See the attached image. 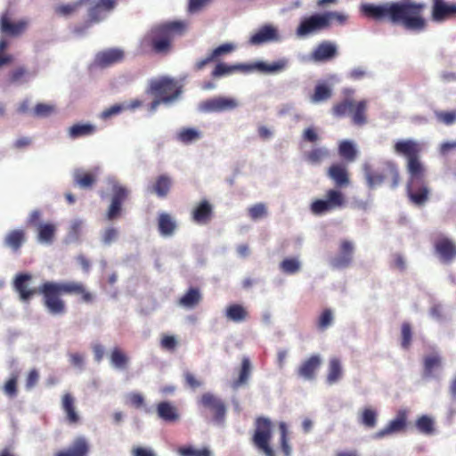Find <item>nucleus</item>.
<instances>
[{"instance_id":"24","label":"nucleus","mask_w":456,"mask_h":456,"mask_svg":"<svg viewBox=\"0 0 456 456\" xmlns=\"http://www.w3.org/2000/svg\"><path fill=\"white\" fill-rule=\"evenodd\" d=\"M98 168L86 171L81 168L75 169L73 172V181L75 185L81 189H90L97 181Z\"/></svg>"},{"instance_id":"17","label":"nucleus","mask_w":456,"mask_h":456,"mask_svg":"<svg viewBox=\"0 0 456 456\" xmlns=\"http://www.w3.org/2000/svg\"><path fill=\"white\" fill-rule=\"evenodd\" d=\"M327 175L337 188H346L350 185L348 170L343 163H333L327 170Z\"/></svg>"},{"instance_id":"36","label":"nucleus","mask_w":456,"mask_h":456,"mask_svg":"<svg viewBox=\"0 0 456 456\" xmlns=\"http://www.w3.org/2000/svg\"><path fill=\"white\" fill-rule=\"evenodd\" d=\"M158 226L161 235L170 236L174 233L176 224L169 214L161 213L159 216Z\"/></svg>"},{"instance_id":"41","label":"nucleus","mask_w":456,"mask_h":456,"mask_svg":"<svg viewBox=\"0 0 456 456\" xmlns=\"http://www.w3.org/2000/svg\"><path fill=\"white\" fill-rule=\"evenodd\" d=\"M425 378L433 377L434 369L440 368L442 365V358L438 354H430L424 358L423 361Z\"/></svg>"},{"instance_id":"57","label":"nucleus","mask_w":456,"mask_h":456,"mask_svg":"<svg viewBox=\"0 0 456 456\" xmlns=\"http://www.w3.org/2000/svg\"><path fill=\"white\" fill-rule=\"evenodd\" d=\"M18 375H12L4 384V392L10 397H15L17 389Z\"/></svg>"},{"instance_id":"4","label":"nucleus","mask_w":456,"mask_h":456,"mask_svg":"<svg viewBox=\"0 0 456 456\" xmlns=\"http://www.w3.org/2000/svg\"><path fill=\"white\" fill-rule=\"evenodd\" d=\"M186 27V23L180 20L167 21L152 27L140 40L137 53L167 54L173 48L174 39L182 36Z\"/></svg>"},{"instance_id":"20","label":"nucleus","mask_w":456,"mask_h":456,"mask_svg":"<svg viewBox=\"0 0 456 456\" xmlns=\"http://www.w3.org/2000/svg\"><path fill=\"white\" fill-rule=\"evenodd\" d=\"M124 57L125 53L121 49L110 48L98 53L95 56V63L102 68H106L121 62Z\"/></svg>"},{"instance_id":"62","label":"nucleus","mask_w":456,"mask_h":456,"mask_svg":"<svg viewBox=\"0 0 456 456\" xmlns=\"http://www.w3.org/2000/svg\"><path fill=\"white\" fill-rule=\"evenodd\" d=\"M53 107L45 103H38L34 108V113L37 117H48L53 112Z\"/></svg>"},{"instance_id":"51","label":"nucleus","mask_w":456,"mask_h":456,"mask_svg":"<svg viewBox=\"0 0 456 456\" xmlns=\"http://www.w3.org/2000/svg\"><path fill=\"white\" fill-rule=\"evenodd\" d=\"M434 114L436 120L441 124L451 126L456 122V110L449 111L435 110Z\"/></svg>"},{"instance_id":"9","label":"nucleus","mask_w":456,"mask_h":456,"mask_svg":"<svg viewBox=\"0 0 456 456\" xmlns=\"http://www.w3.org/2000/svg\"><path fill=\"white\" fill-rule=\"evenodd\" d=\"M430 18L436 23L456 19V2L431 0Z\"/></svg>"},{"instance_id":"53","label":"nucleus","mask_w":456,"mask_h":456,"mask_svg":"<svg viewBox=\"0 0 456 456\" xmlns=\"http://www.w3.org/2000/svg\"><path fill=\"white\" fill-rule=\"evenodd\" d=\"M333 312L331 309H324L320 314L317 321V328L320 330H325L330 327L333 322Z\"/></svg>"},{"instance_id":"1","label":"nucleus","mask_w":456,"mask_h":456,"mask_svg":"<svg viewBox=\"0 0 456 456\" xmlns=\"http://www.w3.org/2000/svg\"><path fill=\"white\" fill-rule=\"evenodd\" d=\"M31 281L32 275L30 273H18L13 281L14 290L18 292L20 299L23 302L30 300L38 292L42 295L44 306L52 315L66 314L67 305L61 297L62 295L77 296L80 297V301L85 304H92L95 299L94 294L81 281H45L37 289L29 287Z\"/></svg>"},{"instance_id":"43","label":"nucleus","mask_w":456,"mask_h":456,"mask_svg":"<svg viewBox=\"0 0 456 456\" xmlns=\"http://www.w3.org/2000/svg\"><path fill=\"white\" fill-rule=\"evenodd\" d=\"M247 67L244 65H227L225 63H218L216 65L211 75L213 77H220L231 74L237 70H246Z\"/></svg>"},{"instance_id":"37","label":"nucleus","mask_w":456,"mask_h":456,"mask_svg":"<svg viewBox=\"0 0 456 456\" xmlns=\"http://www.w3.org/2000/svg\"><path fill=\"white\" fill-rule=\"evenodd\" d=\"M96 132V126L92 124H75L69 128V136L72 139L89 136Z\"/></svg>"},{"instance_id":"6","label":"nucleus","mask_w":456,"mask_h":456,"mask_svg":"<svg viewBox=\"0 0 456 456\" xmlns=\"http://www.w3.org/2000/svg\"><path fill=\"white\" fill-rule=\"evenodd\" d=\"M365 177L370 188H374L382 184L386 181H390V187L396 188L400 183V172L397 164L387 160L381 164L377 169L370 167L364 168Z\"/></svg>"},{"instance_id":"49","label":"nucleus","mask_w":456,"mask_h":456,"mask_svg":"<svg viewBox=\"0 0 456 456\" xmlns=\"http://www.w3.org/2000/svg\"><path fill=\"white\" fill-rule=\"evenodd\" d=\"M332 95L331 89L325 84H319L315 86L314 93L311 97L313 102H324Z\"/></svg>"},{"instance_id":"64","label":"nucleus","mask_w":456,"mask_h":456,"mask_svg":"<svg viewBox=\"0 0 456 456\" xmlns=\"http://www.w3.org/2000/svg\"><path fill=\"white\" fill-rule=\"evenodd\" d=\"M183 379L185 384L191 389H196L202 385V382L199 380L194 374L190 371H185L183 373Z\"/></svg>"},{"instance_id":"16","label":"nucleus","mask_w":456,"mask_h":456,"mask_svg":"<svg viewBox=\"0 0 456 456\" xmlns=\"http://www.w3.org/2000/svg\"><path fill=\"white\" fill-rule=\"evenodd\" d=\"M28 21L20 20L12 22L9 12H4L0 17V31L9 37H19L28 28Z\"/></svg>"},{"instance_id":"25","label":"nucleus","mask_w":456,"mask_h":456,"mask_svg":"<svg viewBox=\"0 0 456 456\" xmlns=\"http://www.w3.org/2000/svg\"><path fill=\"white\" fill-rule=\"evenodd\" d=\"M89 444L85 437H77L68 448L58 451L54 456H87Z\"/></svg>"},{"instance_id":"63","label":"nucleus","mask_w":456,"mask_h":456,"mask_svg":"<svg viewBox=\"0 0 456 456\" xmlns=\"http://www.w3.org/2000/svg\"><path fill=\"white\" fill-rule=\"evenodd\" d=\"M127 399H128V403L135 407V408H141L143 406L144 404V397L142 394L140 393H137V392H133V393H130L128 395H127Z\"/></svg>"},{"instance_id":"18","label":"nucleus","mask_w":456,"mask_h":456,"mask_svg":"<svg viewBox=\"0 0 456 456\" xmlns=\"http://www.w3.org/2000/svg\"><path fill=\"white\" fill-rule=\"evenodd\" d=\"M354 244L350 240H343L340 242L338 254L331 259V265L335 268L347 267L353 260Z\"/></svg>"},{"instance_id":"19","label":"nucleus","mask_w":456,"mask_h":456,"mask_svg":"<svg viewBox=\"0 0 456 456\" xmlns=\"http://www.w3.org/2000/svg\"><path fill=\"white\" fill-rule=\"evenodd\" d=\"M191 215L194 223L207 224L213 217V206L208 200H202L194 207Z\"/></svg>"},{"instance_id":"35","label":"nucleus","mask_w":456,"mask_h":456,"mask_svg":"<svg viewBox=\"0 0 456 456\" xmlns=\"http://www.w3.org/2000/svg\"><path fill=\"white\" fill-rule=\"evenodd\" d=\"M330 156V151L325 147H315L305 154V159L312 165H320Z\"/></svg>"},{"instance_id":"14","label":"nucleus","mask_w":456,"mask_h":456,"mask_svg":"<svg viewBox=\"0 0 456 456\" xmlns=\"http://www.w3.org/2000/svg\"><path fill=\"white\" fill-rule=\"evenodd\" d=\"M271 437L272 422L268 419L258 417V449L265 456H275V452L270 445Z\"/></svg>"},{"instance_id":"22","label":"nucleus","mask_w":456,"mask_h":456,"mask_svg":"<svg viewBox=\"0 0 456 456\" xmlns=\"http://www.w3.org/2000/svg\"><path fill=\"white\" fill-rule=\"evenodd\" d=\"M235 49L231 43H225L215 48L206 58L198 61L194 64V70H201L210 62L217 61L221 56L229 54Z\"/></svg>"},{"instance_id":"21","label":"nucleus","mask_w":456,"mask_h":456,"mask_svg":"<svg viewBox=\"0 0 456 456\" xmlns=\"http://www.w3.org/2000/svg\"><path fill=\"white\" fill-rule=\"evenodd\" d=\"M322 364V359L318 354H313L306 360L303 361L297 370L299 377L306 379L313 380L315 378V373Z\"/></svg>"},{"instance_id":"13","label":"nucleus","mask_w":456,"mask_h":456,"mask_svg":"<svg viewBox=\"0 0 456 456\" xmlns=\"http://www.w3.org/2000/svg\"><path fill=\"white\" fill-rule=\"evenodd\" d=\"M238 106V102L235 99L230 97H214L202 102L200 105V109L203 112H224L232 110Z\"/></svg>"},{"instance_id":"55","label":"nucleus","mask_w":456,"mask_h":456,"mask_svg":"<svg viewBox=\"0 0 456 456\" xmlns=\"http://www.w3.org/2000/svg\"><path fill=\"white\" fill-rule=\"evenodd\" d=\"M280 266L283 273L292 274L299 271L300 263L297 258H285Z\"/></svg>"},{"instance_id":"61","label":"nucleus","mask_w":456,"mask_h":456,"mask_svg":"<svg viewBox=\"0 0 456 456\" xmlns=\"http://www.w3.org/2000/svg\"><path fill=\"white\" fill-rule=\"evenodd\" d=\"M118 236V229L114 227H109L105 229L102 233V240L105 245H110L113 241L117 240Z\"/></svg>"},{"instance_id":"10","label":"nucleus","mask_w":456,"mask_h":456,"mask_svg":"<svg viewBox=\"0 0 456 456\" xmlns=\"http://www.w3.org/2000/svg\"><path fill=\"white\" fill-rule=\"evenodd\" d=\"M328 28L329 23L323 14L317 13L304 18L297 28L296 34L299 37H304Z\"/></svg>"},{"instance_id":"59","label":"nucleus","mask_w":456,"mask_h":456,"mask_svg":"<svg viewBox=\"0 0 456 456\" xmlns=\"http://www.w3.org/2000/svg\"><path fill=\"white\" fill-rule=\"evenodd\" d=\"M9 43L6 39H0V68L12 62L13 57L11 54H6L4 52L7 49Z\"/></svg>"},{"instance_id":"34","label":"nucleus","mask_w":456,"mask_h":456,"mask_svg":"<svg viewBox=\"0 0 456 456\" xmlns=\"http://www.w3.org/2000/svg\"><path fill=\"white\" fill-rule=\"evenodd\" d=\"M280 39L279 31L274 26L265 24L258 28V45L268 42H278Z\"/></svg>"},{"instance_id":"52","label":"nucleus","mask_w":456,"mask_h":456,"mask_svg":"<svg viewBox=\"0 0 456 456\" xmlns=\"http://www.w3.org/2000/svg\"><path fill=\"white\" fill-rule=\"evenodd\" d=\"M377 411L371 408H365L361 415V423L367 428H374L377 424Z\"/></svg>"},{"instance_id":"31","label":"nucleus","mask_w":456,"mask_h":456,"mask_svg":"<svg viewBox=\"0 0 456 456\" xmlns=\"http://www.w3.org/2000/svg\"><path fill=\"white\" fill-rule=\"evenodd\" d=\"M157 413L166 422H175L179 419L177 409L169 402H160L158 403Z\"/></svg>"},{"instance_id":"46","label":"nucleus","mask_w":456,"mask_h":456,"mask_svg":"<svg viewBox=\"0 0 456 456\" xmlns=\"http://www.w3.org/2000/svg\"><path fill=\"white\" fill-rule=\"evenodd\" d=\"M200 132L195 128L186 127L181 129L177 134V140L184 144H189L200 138Z\"/></svg>"},{"instance_id":"27","label":"nucleus","mask_w":456,"mask_h":456,"mask_svg":"<svg viewBox=\"0 0 456 456\" xmlns=\"http://www.w3.org/2000/svg\"><path fill=\"white\" fill-rule=\"evenodd\" d=\"M25 241V231L22 229H14L7 232L4 240V244L10 248L13 252H18Z\"/></svg>"},{"instance_id":"15","label":"nucleus","mask_w":456,"mask_h":456,"mask_svg":"<svg viewBox=\"0 0 456 456\" xmlns=\"http://www.w3.org/2000/svg\"><path fill=\"white\" fill-rule=\"evenodd\" d=\"M408 416V410L400 409L394 419L388 422V424L379 431H378L374 437L377 439L383 438L394 433H399L405 429L406 421Z\"/></svg>"},{"instance_id":"44","label":"nucleus","mask_w":456,"mask_h":456,"mask_svg":"<svg viewBox=\"0 0 456 456\" xmlns=\"http://www.w3.org/2000/svg\"><path fill=\"white\" fill-rule=\"evenodd\" d=\"M354 105V100L345 99L342 102L334 104L331 109V112L335 117L342 118L347 114H350L351 110H353Z\"/></svg>"},{"instance_id":"38","label":"nucleus","mask_w":456,"mask_h":456,"mask_svg":"<svg viewBox=\"0 0 456 456\" xmlns=\"http://www.w3.org/2000/svg\"><path fill=\"white\" fill-rule=\"evenodd\" d=\"M338 155L346 162H353L357 157V150L354 144L348 140H343L338 145Z\"/></svg>"},{"instance_id":"30","label":"nucleus","mask_w":456,"mask_h":456,"mask_svg":"<svg viewBox=\"0 0 456 456\" xmlns=\"http://www.w3.org/2000/svg\"><path fill=\"white\" fill-rule=\"evenodd\" d=\"M202 300V295L198 288H190L185 294L179 298L178 304L186 308H195Z\"/></svg>"},{"instance_id":"58","label":"nucleus","mask_w":456,"mask_h":456,"mask_svg":"<svg viewBox=\"0 0 456 456\" xmlns=\"http://www.w3.org/2000/svg\"><path fill=\"white\" fill-rule=\"evenodd\" d=\"M325 19L327 20V22L329 23V27L330 26L331 22L334 20L337 23L343 25L347 20V15L342 12H326L322 13Z\"/></svg>"},{"instance_id":"56","label":"nucleus","mask_w":456,"mask_h":456,"mask_svg":"<svg viewBox=\"0 0 456 456\" xmlns=\"http://www.w3.org/2000/svg\"><path fill=\"white\" fill-rule=\"evenodd\" d=\"M402 342L401 345L404 349H408L411 343L412 331L410 323L403 322L401 327Z\"/></svg>"},{"instance_id":"33","label":"nucleus","mask_w":456,"mask_h":456,"mask_svg":"<svg viewBox=\"0 0 456 456\" xmlns=\"http://www.w3.org/2000/svg\"><path fill=\"white\" fill-rule=\"evenodd\" d=\"M367 101L362 100L360 102H354V105L353 107V110H351L350 115L352 118V122L356 126H363L367 123Z\"/></svg>"},{"instance_id":"39","label":"nucleus","mask_w":456,"mask_h":456,"mask_svg":"<svg viewBox=\"0 0 456 456\" xmlns=\"http://www.w3.org/2000/svg\"><path fill=\"white\" fill-rule=\"evenodd\" d=\"M248 311L239 304H232L226 309L225 316L228 320L234 322H241L248 318Z\"/></svg>"},{"instance_id":"47","label":"nucleus","mask_w":456,"mask_h":456,"mask_svg":"<svg viewBox=\"0 0 456 456\" xmlns=\"http://www.w3.org/2000/svg\"><path fill=\"white\" fill-rule=\"evenodd\" d=\"M88 0H77L69 4H63L58 5L55 8L56 13L62 16H69L70 14L75 13L82 5L86 4Z\"/></svg>"},{"instance_id":"60","label":"nucleus","mask_w":456,"mask_h":456,"mask_svg":"<svg viewBox=\"0 0 456 456\" xmlns=\"http://www.w3.org/2000/svg\"><path fill=\"white\" fill-rule=\"evenodd\" d=\"M125 110V107L122 104H114L110 108L105 109L100 115L102 119H109L113 116L118 115Z\"/></svg>"},{"instance_id":"5","label":"nucleus","mask_w":456,"mask_h":456,"mask_svg":"<svg viewBox=\"0 0 456 456\" xmlns=\"http://www.w3.org/2000/svg\"><path fill=\"white\" fill-rule=\"evenodd\" d=\"M145 94L154 97L148 107V110L153 113L160 104H169L176 101L182 94V87L175 79L162 77L151 79Z\"/></svg>"},{"instance_id":"48","label":"nucleus","mask_w":456,"mask_h":456,"mask_svg":"<svg viewBox=\"0 0 456 456\" xmlns=\"http://www.w3.org/2000/svg\"><path fill=\"white\" fill-rule=\"evenodd\" d=\"M279 430L281 434L280 437V444H281V449L284 454V456H290L291 455V447L289 444V431L288 427L285 422H280L279 423Z\"/></svg>"},{"instance_id":"45","label":"nucleus","mask_w":456,"mask_h":456,"mask_svg":"<svg viewBox=\"0 0 456 456\" xmlns=\"http://www.w3.org/2000/svg\"><path fill=\"white\" fill-rule=\"evenodd\" d=\"M251 370V363L248 358L244 357L241 361V366L239 371V378L233 381L232 387L237 388L245 384L248 380Z\"/></svg>"},{"instance_id":"29","label":"nucleus","mask_w":456,"mask_h":456,"mask_svg":"<svg viewBox=\"0 0 456 456\" xmlns=\"http://www.w3.org/2000/svg\"><path fill=\"white\" fill-rule=\"evenodd\" d=\"M288 65L286 59H280L273 62L258 61V72L265 75H276L282 72Z\"/></svg>"},{"instance_id":"42","label":"nucleus","mask_w":456,"mask_h":456,"mask_svg":"<svg viewBox=\"0 0 456 456\" xmlns=\"http://www.w3.org/2000/svg\"><path fill=\"white\" fill-rule=\"evenodd\" d=\"M110 359V363L118 369H126L129 362V357L119 347L113 348Z\"/></svg>"},{"instance_id":"50","label":"nucleus","mask_w":456,"mask_h":456,"mask_svg":"<svg viewBox=\"0 0 456 456\" xmlns=\"http://www.w3.org/2000/svg\"><path fill=\"white\" fill-rule=\"evenodd\" d=\"M415 426L423 434L431 435L434 430V420L428 415H422L417 419Z\"/></svg>"},{"instance_id":"7","label":"nucleus","mask_w":456,"mask_h":456,"mask_svg":"<svg viewBox=\"0 0 456 456\" xmlns=\"http://www.w3.org/2000/svg\"><path fill=\"white\" fill-rule=\"evenodd\" d=\"M345 194L338 189H329L325 192V199H317L310 205L314 215L322 216L332 210L341 208L346 205Z\"/></svg>"},{"instance_id":"8","label":"nucleus","mask_w":456,"mask_h":456,"mask_svg":"<svg viewBox=\"0 0 456 456\" xmlns=\"http://www.w3.org/2000/svg\"><path fill=\"white\" fill-rule=\"evenodd\" d=\"M199 403L209 412L212 421L216 425H223L225 421L227 407L225 403L212 393L202 394Z\"/></svg>"},{"instance_id":"2","label":"nucleus","mask_w":456,"mask_h":456,"mask_svg":"<svg viewBox=\"0 0 456 456\" xmlns=\"http://www.w3.org/2000/svg\"><path fill=\"white\" fill-rule=\"evenodd\" d=\"M425 8L424 3L410 0L363 3L360 5V12L364 18L375 22L400 25L407 30L421 32L428 27V21L423 16Z\"/></svg>"},{"instance_id":"12","label":"nucleus","mask_w":456,"mask_h":456,"mask_svg":"<svg viewBox=\"0 0 456 456\" xmlns=\"http://www.w3.org/2000/svg\"><path fill=\"white\" fill-rule=\"evenodd\" d=\"M434 249L441 262L444 264L452 263L456 259V243L448 237L436 238L434 241Z\"/></svg>"},{"instance_id":"32","label":"nucleus","mask_w":456,"mask_h":456,"mask_svg":"<svg viewBox=\"0 0 456 456\" xmlns=\"http://www.w3.org/2000/svg\"><path fill=\"white\" fill-rule=\"evenodd\" d=\"M343 377V369L340 360L338 357H332L329 361L326 382L333 385L338 382Z\"/></svg>"},{"instance_id":"26","label":"nucleus","mask_w":456,"mask_h":456,"mask_svg":"<svg viewBox=\"0 0 456 456\" xmlns=\"http://www.w3.org/2000/svg\"><path fill=\"white\" fill-rule=\"evenodd\" d=\"M338 54L337 45L330 41L320 43L312 53L315 61H327Z\"/></svg>"},{"instance_id":"11","label":"nucleus","mask_w":456,"mask_h":456,"mask_svg":"<svg viewBox=\"0 0 456 456\" xmlns=\"http://www.w3.org/2000/svg\"><path fill=\"white\" fill-rule=\"evenodd\" d=\"M111 191V202L106 214L107 219L110 221L120 216L122 203L127 199L129 194L128 189L118 183H113Z\"/></svg>"},{"instance_id":"54","label":"nucleus","mask_w":456,"mask_h":456,"mask_svg":"<svg viewBox=\"0 0 456 456\" xmlns=\"http://www.w3.org/2000/svg\"><path fill=\"white\" fill-rule=\"evenodd\" d=\"M181 456H211V452L208 448L197 450L192 446H183L178 449Z\"/></svg>"},{"instance_id":"40","label":"nucleus","mask_w":456,"mask_h":456,"mask_svg":"<svg viewBox=\"0 0 456 456\" xmlns=\"http://www.w3.org/2000/svg\"><path fill=\"white\" fill-rule=\"evenodd\" d=\"M37 239L42 243L51 244L54 239L56 227L53 224H40L37 226Z\"/></svg>"},{"instance_id":"3","label":"nucleus","mask_w":456,"mask_h":456,"mask_svg":"<svg viewBox=\"0 0 456 456\" xmlns=\"http://www.w3.org/2000/svg\"><path fill=\"white\" fill-rule=\"evenodd\" d=\"M396 154L406 158V171L409 175L406 191L410 200L421 206L428 199L429 190L425 181L426 167L420 160L422 145L411 139L397 141L394 145Z\"/></svg>"},{"instance_id":"23","label":"nucleus","mask_w":456,"mask_h":456,"mask_svg":"<svg viewBox=\"0 0 456 456\" xmlns=\"http://www.w3.org/2000/svg\"><path fill=\"white\" fill-rule=\"evenodd\" d=\"M61 409L69 424L77 425L80 422V416L76 407V399L70 393H65L62 395Z\"/></svg>"},{"instance_id":"28","label":"nucleus","mask_w":456,"mask_h":456,"mask_svg":"<svg viewBox=\"0 0 456 456\" xmlns=\"http://www.w3.org/2000/svg\"><path fill=\"white\" fill-rule=\"evenodd\" d=\"M172 184L173 181L169 175H160L149 189L151 192L155 193L159 198H166L171 190Z\"/></svg>"}]
</instances>
